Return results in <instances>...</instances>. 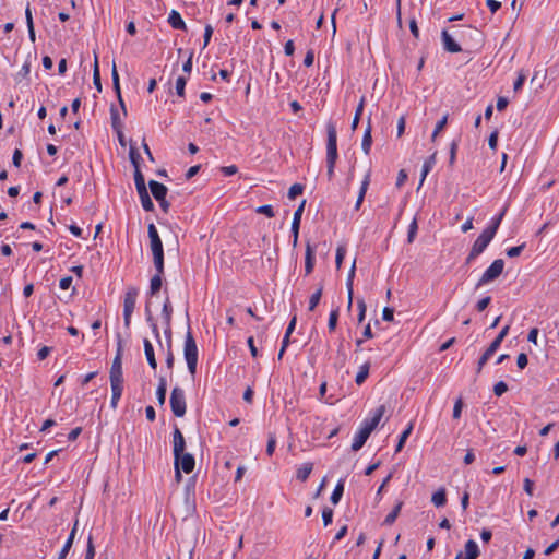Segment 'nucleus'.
<instances>
[{
  "label": "nucleus",
  "instance_id": "obj_1",
  "mask_svg": "<svg viewBox=\"0 0 559 559\" xmlns=\"http://www.w3.org/2000/svg\"><path fill=\"white\" fill-rule=\"evenodd\" d=\"M326 134V176L329 180H332L334 177L335 165L338 158L337 131L334 122H328Z\"/></svg>",
  "mask_w": 559,
  "mask_h": 559
},
{
  "label": "nucleus",
  "instance_id": "obj_2",
  "mask_svg": "<svg viewBox=\"0 0 559 559\" xmlns=\"http://www.w3.org/2000/svg\"><path fill=\"white\" fill-rule=\"evenodd\" d=\"M183 354L185 359L187 361L188 370L190 374L194 377L197 373L198 365V346L190 328L188 329V332L186 334Z\"/></svg>",
  "mask_w": 559,
  "mask_h": 559
},
{
  "label": "nucleus",
  "instance_id": "obj_3",
  "mask_svg": "<svg viewBox=\"0 0 559 559\" xmlns=\"http://www.w3.org/2000/svg\"><path fill=\"white\" fill-rule=\"evenodd\" d=\"M139 289L135 286H130L126 290L123 298V323L127 329L130 328L131 317L135 309Z\"/></svg>",
  "mask_w": 559,
  "mask_h": 559
},
{
  "label": "nucleus",
  "instance_id": "obj_4",
  "mask_svg": "<svg viewBox=\"0 0 559 559\" xmlns=\"http://www.w3.org/2000/svg\"><path fill=\"white\" fill-rule=\"evenodd\" d=\"M169 404H170L171 412L176 417L185 416L186 409H187V403H186L185 391L181 388L175 386L171 390Z\"/></svg>",
  "mask_w": 559,
  "mask_h": 559
},
{
  "label": "nucleus",
  "instance_id": "obj_5",
  "mask_svg": "<svg viewBox=\"0 0 559 559\" xmlns=\"http://www.w3.org/2000/svg\"><path fill=\"white\" fill-rule=\"evenodd\" d=\"M503 269L504 261L502 259H496L478 280L476 289L496 281L502 274Z\"/></svg>",
  "mask_w": 559,
  "mask_h": 559
},
{
  "label": "nucleus",
  "instance_id": "obj_6",
  "mask_svg": "<svg viewBox=\"0 0 559 559\" xmlns=\"http://www.w3.org/2000/svg\"><path fill=\"white\" fill-rule=\"evenodd\" d=\"M493 239V236L483 230L472 246V249L465 260L466 264H471L479 254H481L488 245Z\"/></svg>",
  "mask_w": 559,
  "mask_h": 559
},
{
  "label": "nucleus",
  "instance_id": "obj_7",
  "mask_svg": "<svg viewBox=\"0 0 559 559\" xmlns=\"http://www.w3.org/2000/svg\"><path fill=\"white\" fill-rule=\"evenodd\" d=\"M148 187L151 189V192L155 200L159 203L162 210L167 213L168 209L170 206L169 202L166 200V195L168 192V189L165 185L156 181V180H150Z\"/></svg>",
  "mask_w": 559,
  "mask_h": 559
},
{
  "label": "nucleus",
  "instance_id": "obj_8",
  "mask_svg": "<svg viewBox=\"0 0 559 559\" xmlns=\"http://www.w3.org/2000/svg\"><path fill=\"white\" fill-rule=\"evenodd\" d=\"M147 233H148L150 246H151L152 254L153 255L164 254L162 239H160V237L158 235L156 226L153 223H151L148 225Z\"/></svg>",
  "mask_w": 559,
  "mask_h": 559
},
{
  "label": "nucleus",
  "instance_id": "obj_9",
  "mask_svg": "<svg viewBox=\"0 0 559 559\" xmlns=\"http://www.w3.org/2000/svg\"><path fill=\"white\" fill-rule=\"evenodd\" d=\"M306 200H302L297 210L294 213L293 222H292V235H293V247L297 246L299 228L301 216L305 210Z\"/></svg>",
  "mask_w": 559,
  "mask_h": 559
},
{
  "label": "nucleus",
  "instance_id": "obj_10",
  "mask_svg": "<svg viewBox=\"0 0 559 559\" xmlns=\"http://www.w3.org/2000/svg\"><path fill=\"white\" fill-rule=\"evenodd\" d=\"M195 466V460L192 454L182 452L177 459H175V467H179L186 474H190Z\"/></svg>",
  "mask_w": 559,
  "mask_h": 559
},
{
  "label": "nucleus",
  "instance_id": "obj_11",
  "mask_svg": "<svg viewBox=\"0 0 559 559\" xmlns=\"http://www.w3.org/2000/svg\"><path fill=\"white\" fill-rule=\"evenodd\" d=\"M110 382H123V373H122V362H121V353L120 348L114 361L111 364L110 372H109Z\"/></svg>",
  "mask_w": 559,
  "mask_h": 559
},
{
  "label": "nucleus",
  "instance_id": "obj_12",
  "mask_svg": "<svg viewBox=\"0 0 559 559\" xmlns=\"http://www.w3.org/2000/svg\"><path fill=\"white\" fill-rule=\"evenodd\" d=\"M386 412L385 405L378 406L373 412L370 418H367L362 421V425L367 427L369 430L373 431L376 427L379 425L381 418Z\"/></svg>",
  "mask_w": 559,
  "mask_h": 559
},
{
  "label": "nucleus",
  "instance_id": "obj_13",
  "mask_svg": "<svg viewBox=\"0 0 559 559\" xmlns=\"http://www.w3.org/2000/svg\"><path fill=\"white\" fill-rule=\"evenodd\" d=\"M173 451H174V457L178 460L179 454L185 452L186 449V441L183 438L182 432L180 429L175 426L174 432H173Z\"/></svg>",
  "mask_w": 559,
  "mask_h": 559
},
{
  "label": "nucleus",
  "instance_id": "obj_14",
  "mask_svg": "<svg viewBox=\"0 0 559 559\" xmlns=\"http://www.w3.org/2000/svg\"><path fill=\"white\" fill-rule=\"evenodd\" d=\"M371 432H372L371 430H369L367 427H365L361 424V427L359 428V430L357 431V433L354 437V440L352 443V450L353 451L360 450L364 447V444L366 443V441L368 440Z\"/></svg>",
  "mask_w": 559,
  "mask_h": 559
},
{
  "label": "nucleus",
  "instance_id": "obj_15",
  "mask_svg": "<svg viewBox=\"0 0 559 559\" xmlns=\"http://www.w3.org/2000/svg\"><path fill=\"white\" fill-rule=\"evenodd\" d=\"M443 47L447 51L455 53L462 50L461 46L452 38L448 31L443 29L441 33Z\"/></svg>",
  "mask_w": 559,
  "mask_h": 559
},
{
  "label": "nucleus",
  "instance_id": "obj_16",
  "mask_svg": "<svg viewBox=\"0 0 559 559\" xmlns=\"http://www.w3.org/2000/svg\"><path fill=\"white\" fill-rule=\"evenodd\" d=\"M111 76H112V85H114L115 93H116V95L118 97V100H119V104H120V106H121V108L123 110V114L127 115V109H126V106H124V102H123L122 96H121L119 74H118V71H117V68H116L115 63L112 66Z\"/></svg>",
  "mask_w": 559,
  "mask_h": 559
},
{
  "label": "nucleus",
  "instance_id": "obj_17",
  "mask_svg": "<svg viewBox=\"0 0 559 559\" xmlns=\"http://www.w3.org/2000/svg\"><path fill=\"white\" fill-rule=\"evenodd\" d=\"M314 250L307 243L306 253H305V274L310 275L314 269Z\"/></svg>",
  "mask_w": 559,
  "mask_h": 559
},
{
  "label": "nucleus",
  "instance_id": "obj_18",
  "mask_svg": "<svg viewBox=\"0 0 559 559\" xmlns=\"http://www.w3.org/2000/svg\"><path fill=\"white\" fill-rule=\"evenodd\" d=\"M168 23L174 29L186 31L187 26L185 21L182 20L180 13L176 10H171L168 15Z\"/></svg>",
  "mask_w": 559,
  "mask_h": 559
},
{
  "label": "nucleus",
  "instance_id": "obj_19",
  "mask_svg": "<svg viewBox=\"0 0 559 559\" xmlns=\"http://www.w3.org/2000/svg\"><path fill=\"white\" fill-rule=\"evenodd\" d=\"M111 386V401L110 406L115 409L123 392V382H110Z\"/></svg>",
  "mask_w": 559,
  "mask_h": 559
},
{
  "label": "nucleus",
  "instance_id": "obj_20",
  "mask_svg": "<svg viewBox=\"0 0 559 559\" xmlns=\"http://www.w3.org/2000/svg\"><path fill=\"white\" fill-rule=\"evenodd\" d=\"M76 530H78V521H75L67 542L64 543L62 549L60 550L58 559H66L67 555L69 554V551L73 545Z\"/></svg>",
  "mask_w": 559,
  "mask_h": 559
},
{
  "label": "nucleus",
  "instance_id": "obj_21",
  "mask_svg": "<svg viewBox=\"0 0 559 559\" xmlns=\"http://www.w3.org/2000/svg\"><path fill=\"white\" fill-rule=\"evenodd\" d=\"M143 344H144V353H145L147 362H148L150 367L155 370L157 368V361L155 358L153 345L147 338L144 340Z\"/></svg>",
  "mask_w": 559,
  "mask_h": 559
},
{
  "label": "nucleus",
  "instance_id": "obj_22",
  "mask_svg": "<svg viewBox=\"0 0 559 559\" xmlns=\"http://www.w3.org/2000/svg\"><path fill=\"white\" fill-rule=\"evenodd\" d=\"M369 183H370V173H368L362 182H361V186H360V190H359V193H358V198H357V201L355 203V210H359L362 202H364V199H365V195H366V192L368 190V187H369Z\"/></svg>",
  "mask_w": 559,
  "mask_h": 559
},
{
  "label": "nucleus",
  "instance_id": "obj_23",
  "mask_svg": "<svg viewBox=\"0 0 559 559\" xmlns=\"http://www.w3.org/2000/svg\"><path fill=\"white\" fill-rule=\"evenodd\" d=\"M506 211H507V209L504 207L500 214L492 217V219L490 221V224L484 230L495 237V235L501 224V221L506 214Z\"/></svg>",
  "mask_w": 559,
  "mask_h": 559
},
{
  "label": "nucleus",
  "instance_id": "obj_24",
  "mask_svg": "<svg viewBox=\"0 0 559 559\" xmlns=\"http://www.w3.org/2000/svg\"><path fill=\"white\" fill-rule=\"evenodd\" d=\"M371 145H372L371 122L369 119L368 126H367L364 136H362V142H361V147H362V151L365 152V154L368 155L370 153Z\"/></svg>",
  "mask_w": 559,
  "mask_h": 559
},
{
  "label": "nucleus",
  "instance_id": "obj_25",
  "mask_svg": "<svg viewBox=\"0 0 559 559\" xmlns=\"http://www.w3.org/2000/svg\"><path fill=\"white\" fill-rule=\"evenodd\" d=\"M165 293L168 294L167 289H165ZM162 312H163V317L165 319L166 326L169 330L170 329L171 314H173V306H171V302H170V299H169L168 295H166Z\"/></svg>",
  "mask_w": 559,
  "mask_h": 559
},
{
  "label": "nucleus",
  "instance_id": "obj_26",
  "mask_svg": "<svg viewBox=\"0 0 559 559\" xmlns=\"http://www.w3.org/2000/svg\"><path fill=\"white\" fill-rule=\"evenodd\" d=\"M479 556V548L475 540L468 539L465 544V559H476Z\"/></svg>",
  "mask_w": 559,
  "mask_h": 559
},
{
  "label": "nucleus",
  "instance_id": "obj_27",
  "mask_svg": "<svg viewBox=\"0 0 559 559\" xmlns=\"http://www.w3.org/2000/svg\"><path fill=\"white\" fill-rule=\"evenodd\" d=\"M166 392H167V382L164 377L159 378L157 390H156V399L159 405H164L166 401Z\"/></svg>",
  "mask_w": 559,
  "mask_h": 559
},
{
  "label": "nucleus",
  "instance_id": "obj_28",
  "mask_svg": "<svg viewBox=\"0 0 559 559\" xmlns=\"http://www.w3.org/2000/svg\"><path fill=\"white\" fill-rule=\"evenodd\" d=\"M431 502L437 507L441 508L444 507L447 503V491L445 489L439 488L431 497Z\"/></svg>",
  "mask_w": 559,
  "mask_h": 559
},
{
  "label": "nucleus",
  "instance_id": "obj_29",
  "mask_svg": "<svg viewBox=\"0 0 559 559\" xmlns=\"http://www.w3.org/2000/svg\"><path fill=\"white\" fill-rule=\"evenodd\" d=\"M163 276L162 274H155L150 282V290L148 294L151 296H155L163 286Z\"/></svg>",
  "mask_w": 559,
  "mask_h": 559
},
{
  "label": "nucleus",
  "instance_id": "obj_30",
  "mask_svg": "<svg viewBox=\"0 0 559 559\" xmlns=\"http://www.w3.org/2000/svg\"><path fill=\"white\" fill-rule=\"evenodd\" d=\"M402 507H403V501H397L396 504L394 506L393 510L385 516V519L383 521V525H392L395 522V520L397 519Z\"/></svg>",
  "mask_w": 559,
  "mask_h": 559
},
{
  "label": "nucleus",
  "instance_id": "obj_31",
  "mask_svg": "<svg viewBox=\"0 0 559 559\" xmlns=\"http://www.w3.org/2000/svg\"><path fill=\"white\" fill-rule=\"evenodd\" d=\"M312 468H313V464L312 463H305V464H302L297 469V474H296L297 479L300 480V481H306L308 479V477L310 476V474L312 472Z\"/></svg>",
  "mask_w": 559,
  "mask_h": 559
},
{
  "label": "nucleus",
  "instance_id": "obj_32",
  "mask_svg": "<svg viewBox=\"0 0 559 559\" xmlns=\"http://www.w3.org/2000/svg\"><path fill=\"white\" fill-rule=\"evenodd\" d=\"M509 330H510V325L507 324L506 326L502 328V330L499 332V334L496 336V338L491 342V344L489 345V347L491 349H493L495 352L498 350V348L500 347L502 341L504 340V337L508 335L509 333Z\"/></svg>",
  "mask_w": 559,
  "mask_h": 559
},
{
  "label": "nucleus",
  "instance_id": "obj_33",
  "mask_svg": "<svg viewBox=\"0 0 559 559\" xmlns=\"http://www.w3.org/2000/svg\"><path fill=\"white\" fill-rule=\"evenodd\" d=\"M355 270H356V260H354V262H353V265L350 267V271H349L348 277H347V282H346V286L348 289V307H350L352 302H353V281H354V276H355Z\"/></svg>",
  "mask_w": 559,
  "mask_h": 559
},
{
  "label": "nucleus",
  "instance_id": "obj_34",
  "mask_svg": "<svg viewBox=\"0 0 559 559\" xmlns=\"http://www.w3.org/2000/svg\"><path fill=\"white\" fill-rule=\"evenodd\" d=\"M344 493V479H340L331 495V502L333 504H337L341 499H342V496Z\"/></svg>",
  "mask_w": 559,
  "mask_h": 559
},
{
  "label": "nucleus",
  "instance_id": "obj_35",
  "mask_svg": "<svg viewBox=\"0 0 559 559\" xmlns=\"http://www.w3.org/2000/svg\"><path fill=\"white\" fill-rule=\"evenodd\" d=\"M323 294V284H320L318 289L310 296L309 299V311H313L316 307L319 305L321 297Z\"/></svg>",
  "mask_w": 559,
  "mask_h": 559
},
{
  "label": "nucleus",
  "instance_id": "obj_36",
  "mask_svg": "<svg viewBox=\"0 0 559 559\" xmlns=\"http://www.w3.org/2000/svg\"><path fill=\"white\" fill-rule=\"evenodd\" d=\"M93 83L98 92H102V82H100V72L98 66V57L95 53L94 56V67H93Z\"/></svg>",
  "mask_w": 559,
  "mask_h": 559
},
{
  "label": "nucleus",
  "instance_id": "obj_37",
  "mask_svg": "<svg viewBox=\"0 0 559 559\" xmlns=\"http://www.w3.org/2000/svg\"><path fill=\"white\" fill-rule=\"evenodd\" d=\"M138 194H139V198H140L143 209L147 212L153 211L154 204H153V201L151 200V197H150L147 190L138 192Z\"/></svg>",
  "mask_w": 559,
  "mask_h": 559
},
{
  "label": "nucleus",
  "instance_id": "obj_38",
  "mask_svg": "<svg viewBox=\"0 0 559 559\" xmlns=\"http://www.w3.org/2000/svg\"><path fill=\"white\" fill-rule=\"evenodd\" d=\"M496 352L488 346V348L483 353V355L478 359L476 373L481 372L484 366L487 364V361Z\"/></svg>",
  "mask_w": 559,
  "mask_h": 559
},
{
  "label": "nucleus",
  "instance_id": "obj_39",
  "mask_svg": "<svg viewBox=\"0 0 559 559\" xmlns=\"http://www.w3.org/2000/svg\"><path fill=\"white\" fill-rule=\"evenodd\" d=\"M369 369H370L369 362H365L362 366H360V369L355 378V382L358 385H361L366 381V379L368 378V374H369Z\"/></svg>",
  "mask_w": 559,
  "mask_h": 559
},
{
  "label": "nucleus",
  "instance_id": "obj_40",
  "mask_svg": "<svg viewBox=\"0 0 559 559\" xmlns=\"http://www.w3.org/2000/svg\"><path fill=\"white\" fill-rule=\"evenodd\" d=\"M436 155H437V153L435 152L431 156H429L425 160L423 168H421V182L424 181V179L426 178L428 173L432 169L433 165L436 164Z\"/></svg>",
  "mask_w": 559,
  "mask_h": 559
},
{
  "label": "nucleus",
  "instance_id": "obj_41",
  "mask_svg": "<svg viewBox=\"0 0 559 559\" xmlns=\"http://www.w3.org/2000/svg\"><path fill=\"white\" fill-rule=\"evenodd\" d=\"M134 183H135L138 192L147 190L146 185H145V179H144V176H143L141 169L134 170Z\"/></svg>",
  "mask_w": 559,
  "mask_h": 559
},
{
  "label": "nucleus",
  "instance_id": "obj_42",
  "mask_svg": "<svg viewBox=\"0 0 559 559\" xmlns=\"http://www.w3.org/2000/svg\"><path fill=\"white\" fill-rule=\"evenodd\" d=\"M412 430H413V424L411 423L407 426V428L401 433V436L399 438V442H397L396 448H395V452L396 453L400 452L403 449L407 438L412 433Z\"/></svg>",
  "mask_w": 559,
  "mask_h": 559
},
{
  "label": "nucleus",
  "instance_id": "obj_43",
  "mask_svg": "<svg viewBox=\"0 0 559 559\" xmlns=\"http://www.w3.org/2000/svg\"><path fill=\"white\" fill-rule=\"evenodd\" d=\"M145 314H146V321L148 322V324L152 329V332L155 334V336L157 338H159V330H158L157 323L155 322V320L153 318V314H152V311H151L148 305H146V307H145Z\"/></svg>",
  "mask_w": 559,
  "mask_h": 559
},
{
  "label": "nucleus",
  "instance_id": "obj_44",
  "mask_svg": "<svg viewBox=\"0 0 559 559\" xmlns=\"http://www.w3.org/2000/svg\"><path fill=\"white\" fill-rule=\"evenodd\" d=\"M110 120H111L112 130L122 129L121 118L119 116L118 110L114 106H111V108H110Z\"/></svg>",
  "mask_w": 559,
  "mask_h": 559
},
{
  "label": "nucleus",
  "instance_id": "obj_45",
  "mask_svg": "<svg viewBox=\"0 0 559 559\" xmlns=\"http://www.w3.org/2000/svg\"><path fill=\"white\" fill-rule=\"evenodd\" d=\"M418 231V224L416 217L411 222L407 233V242L413 243Z\"/></svg>",
  "mask_w": 559,
  "mask_h": 559
},
{
  "label": "nucleus",
  "instance_id": "obj_46",
  "mask_svg": "<svg viewBox=\"0 0 559 559\" xmlns=\"http://www.w3.org/2000/svg\"><path fill=\"white\" fill-rule=\"evenodd\" d=\"M131 164L135 169H140V162H141V155L139 154L138 150L131 145L130 152H129Z\"/></svg>",
  "mask_w": 559,
  "mask_h": 559
},
{
  "label": "nucleus",
  "instance_id": "obj_47",
  "mask_svg": "<svg viewBox=\"0 0 559 559\" xmlns=\"http://www.w3.org/2000/svg\"><path fill=\"white\" fill-rule=\"evenodd\" d=\"M338 314H340L338 308H335L330 312L329 322H328V328H329L330 332H333L335 330L337 320H338Z\"/></svg>",
  "mask_w": 559,
  "mask_h": 559
},
{
  "label": "nucleus",
  "instance_id": "obj_48",
  "mask_svg": "<svg viewBox=\"0 0 559 559\" xmlns=\"http://www.w3.org/2000/svg\"><path fill=\"white\" fill-rule=\"evenodd\" d=\"M153 262H154V266H155V271H156L155 274L164 275V273H165L164 254L153 255Z\"/></svg>",
  "mask_w": 559,
  "mask_h": 559
},
{
  "label": "nucleus",
  "instance_id": "obj_49",
  "mask_svg": "<svg viewBox=\"0 0 559 559\" xmlns=\"http://www.w3.org/2000/svg\"><path fill=\"white\" fill-rule=\"evenodd\" d=\"M447 123H448V115H444V116L442 117V119H440V120L437 122V124H436V127H435V130H433V132H432V135H431V141H435V140H436V138L438 136V134H439V133H440V132L445 128Z\"/></svg>",
  "mask_w": 559,
  "mask_h": 559
},
{
  "label": "nucleus",
  "instance_id": "obj_50",
  "mask_svg": "<svg viewBox=\"0 0 559 559\" xmlns=\"http://www.w3.org/2000/svg\"><path fill=\"white\" fill-rule=\"evenodd\" d=\"M187 84V78L180 75L176 80V93L178 96L183 97L185 96V87Z\"/></svg>",
  "mask_w": 559,
  "mask_h": 559
},
{
  "label": "nucleus",
  "instance_id": "obj_51",
  "mask_svg": "<svg viewBox=\"0 0 559 559\" xmlns=\"http://www.w3.org/2000/svg\"><path fill=\"white\" fill-rule=\"evenodd\" d=\"M304 192V186L301 183H294L288 190V198L294 200L297 195Z\"/></svg>",
  "mask_w": 559,
  "mask_h": 559
},
{
  "label": "nucleus",
  "instance_id": "obj_52",
  "mask_svg": "<svg viewBox=\"0 0 559 559\" xmlns=\"http://www.w3.org/2000/svg\"><path fill=\"white\" fill-rule=\"evenodd\" d=\"M94 557H95V546L93 543V537H92V535H90L87 538L86 552H85L84 559H94Z\"/></svg>",
  "mask_w": 559,
  "mask_h": 559
},
{
  "label": "nucleus",
  "instance_id": "obj_53",
  "mask_svg": "<svg viewBox=\"0 0 559 559\" xmlns=\"http://www.w3.org/2000/svg\"><path fill=\"white\" fill-rule=\"evenodd\" d=\"M346 255V248L345 246H338L336 249V255H335V264L336 267L340 269L342 265V262Z\"/></svg>",
  "mask_w": 559,
  "mask_h": 559
},
{
  "label": "nucleus",
  "instance_id": "obj_54",
  "mask_svg": "<svg viewBox=\"0 0 559 559\" xmlns=\"http://www.w3.org/2000/svg\"><path fill=\"white\" fill-rule=\"evenodd\" d=\"M322 520H323V524L324 526H328L332 523L333 521V510L329 507H324L323 510H322Z\"/></svg>",
  "mask_w": 559,
  "mask_h": 559
},
{
  "label": "nucleus",
  "instance_id": "obj_55",
  "mask_svg": "<svg viewBox=\"0 0 559 559\" xmlns=\"http://www.w3.org/2000/svg\"><path fill=\"white\" fill-rule=\"evenodd\" d=\"M525 246H526V245L523 242V243H522V245H520V246L511 247V248H509V249L506 251V253H507V255H508L509 258H516V257H519V255L522 253V251L524 250Z\"/></svg>",
  "mask_w": 559,
  "mask_h": 559
},
{
  "label": "nucleus",
  "instance_id": "obj_56",
  "mask_svg": "<svg viewBox=\"0 0 559 559\" xmlns=\"http://www.w3.org/2000/svg\"><path fill=\"white\" fill-rule=\"evenodd\" d=\"M276 447V438L274 433H269L267 444H266V454L272 456Z\"/></svg>",
  "mask_w": 559,
  "mask_h": 559
},
{
  "label": "nucleus",
  "instance_id": "obj_57",
  "mask_svg": "<svg viewBox=\"0 0 559 559\" xmlns=\"http://www.w3.org/2000/svg\"><path fill=\"white\" fill-rule=\"evenodd\" d=\"M257 213L264 214L267 217H274L275 213L272 205L265 204L257 209Z\"/></svg>",
  "mask_w": 559,
  "mask_h": 559
},
{
  "label": "nucleus",
  "instance_id": "obj_58",
  "mask_svg": "<svg viewBox=\"0 0 559 559\" xmlns=\"http://www.w3.org/2000/svg\"><path fill=\"white\" fill-rule=\"evenodd\" d=\"M525 80H526L525 73H523V71L519 72L518 78L513 84L514 92H519L522 88Z\"/></svg>",
  "mask_w": 559,
  "mask_h": 559
},
{
  "label": "nucleus",
  "instance_id": "obj_59",
  "mask_svg": "<svg viewBox=\"0 0 559 559\" xmlns=\"http://www.w3.org/2000/svg\"><path fill=\"white\" fill-rule=\"evenodd\" d=\"M508 391V385L503 381H499L493 385V393L497 396H501L503 393Z\"/></svg>",
  "mask_w": 559,
  "mask_h": 559
},
{
  "label": "nucleus",
  "instance_id": "obj_60",
  "mask_svg": "<svg viewBox=\"0 0 559 559\" xmlns=\"http://www.w3.org/2000/svg\"><path fill=\"white\" fill-rule=\"evenodd\" d=\"M357 307H358V310H359V312H358V322L360 323V322H362L365 320V316H366L367 307H366L365 300L364 299H359L357 301Z\"/></svg>",
  "mask_w": 559,
  "mask_h": 559
},
{
  "label": "nucleus",
  "instance_id": "obj_61",
  "mask_svg": "<svg viewBox=\"0 0 559 559\" xmlns=\"http://www.w3.org/2000/svg\"><path fill=\"white\" fill-rule=\"evenodd\" d=\"M462 407H463V401H462V397H459L455 401V404H454V407H453V415L452 416H453L454 419H459L461 417Z\"/></svg>",
  "mask_w": 559,
  "mask_h": 559
},
{
  "label": "nucleus",
  "instance_id": "obj_62",
  "mask_svg": "<svg viewBox=\"0 0 559 559\" xmlns=\"http://www.w3.org/2000/svg\"><path fill=\"white\" fill-rule=\"evenodd\" d=\"M457 146H459L457 141H452V143L450 145V158H449L450 166H452L455 163Z\"/></svg>",
  "mask_w": 559,
  "mask_h": 559
},
{
  "label": "nucleus",
  "instance_id": "obj_63",
  "mask_svg": "<svg viewBox=\"0 0 559 559\" xmlns=\"http://www.w3.org/2000/svg\"><path fill=\"white\" fill-rule=\"evenodd\" d=\"M490 301H491V297L490 296H486V297L479 299L477 301V304H476L477 311H479V312L484 311L488 307Z\"/></svg>",
  "mask_w": 559,
  "mask_h": 559
},
{
  "label": "nucleus",
  "instance_id": "obj_64",
  "mask_svg": "<svg viewBox=\"0 0 559 559\" xmlns=\"http://www.w3.org/2000/svg\"><path fill=\"white\" fill-rule=\"evenodd\" d=\"M212 35H213V27L210 24L205 25L204 35H203V38H204L203 48H205L210 44Z\"/></svg>",
  "mask_w": 559,
  "mask_h": 559
}]
</instances>
